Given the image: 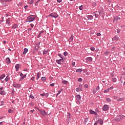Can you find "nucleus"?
<instances>
[{"instance_id": "17", "label": "nucleus", "mask_w": 125, "mask_h": 125, "mask_svg": "<svg viewBox=\"0 0 125 125\" xmlns=\"http://www.w3.org/2000/svg\"><path fill=\"white\" fill-rule=\"evenodd\" d=\"M6 62H7V64H10L11 61H10V59L9 58H6Z\"/></svg>"}, {"instance_id": "50", "label": "nucleus", "mask_w": 125, "mask_h": 125, "mask_svg": "<svg viewBox=\"0 0 125 125\" xmlns=\"http://www.w3.org/2000/svg\"><path fill=\"white\" fill-rule=\"evenodd\" d=\"M63 55H64V56H67V52H64L63 53Z\"/></svg>"}, {"instance_id": "44", "label": "nucleus", "mask_w": 125, "mask_h": 125, "mask_svg": "<svg viewBox=\"0 0 125 125\" xmlns=\"http://www.w3.org/2000/svg\"><path fill=\"white\" fill-rule=\"evenodd\" d=\"M75 64H76V62H73L71 63V65H72V66H75Z\"/></svg>"}, {"instance_id": "12", "label": "nucleus", "mask_w": 125, "mask_h": 125, "mask_svg": "<svg viewBox=\"0 0 125 125\" xmlns=\"http://www.w3.org/2000/svg\"><path fill=\"white\" fill-rule=\"evenodd\" d=\"M90 114H92V115H95V116H97V113H96L95 111L92 110H90Z\"/></svg>"}, {"instance_id": "53", "label": "nucleus", "mask_w": 125, "mask_h": 125, "mask_svg": "<svg viewBox=\"0 0 125 125\" xmlns=\"http://www.w3.org/2000/svg\"><path fill=\"white\" fill-rule=\"evenodd\" d=\"M32 107H33V106H34V104L33 103H30L29 104Z\"/></svg>"}, {"instance_id": "15", "label": "nucleus", "mask_w": 125, "mask_h": 125, "mask_svg": "<svg viewBox=\"0 0 125 125\" xmlns=\"http://www.w3.org/2000/svg\"><path fill=\"white\" fill-rule=\"evenodd\" d=\"M98 124H100V125H103V119H100L98 121Z\"/></svg>"}, {"instance_id": "35", "label": "nucleus", "mask_w": 125, "mask_h": 125, "mask_svg": "<svg viewBox=\"0 0 125 125\" xmlns=\"http://www.w3.org/2000/svg\"><path fill=\"white\" fill-rule=\"evenodd\" d=\"M58 55L59 57H60V58H61V59H63V56L62 54H58Z\"/></svg>"}, {"instance_id": "26", "label": "nucleus", "mask_w": 125, "mask_h": 125, "mask_svg": "<svg viewBox=\"0 0 125 125\" xmlns=\"http://www.w3.org/2000/svg\"><path fill=\"white\" fill-rule=\"evenodd\" d=\"M37 78H36V80H39V79H40V77L41 76V74L39 73H38L37 74Z\"/></svg>"}, {"instance_id": "7", "label": "nucleus", "mask_w": 125, "mask_h": 125, "mask_svg": "<svg viewBox=\"0 0 125 125\" xmlns=\"http://www.w3.org/2000/svg\"><path fill=\"white\" fill-rule=\"evenodd\" d=\"M56 62H57L59 64L61 65V64L63 63V59H60V60H57Z\"/></svg>"}, {"instance_id": "29", "label": "nucleus", "mask_w": 125, "mask_h": 125, "mask_svg": "<svg viewBox=\"0 0 125 125\" xmlns=\"http://www.w3.org/2000/svg\"><path fill=\"white\" fill-rule=\"evenodd\" d=\"M0 77L1 78V80H2L3 79H4V78H5V74H2Z\"/></svg>"}, {"instance_id": "46", "label": "nucleus", "mask_w": 125, "mask_h": 125, "mask_svg": "<svg viewBox=\"0 0 125 125\" xmlns=\"http://www.w3.org/2000/svg\"><path fill=\"white\" fill-rule=\"evenodd\" d=\"M31 80L33 81H35V77L33 76L32 77H31Z\"/></svg>"}, {"instance_id": "59", "label": "nucleus", "mask_w": 125, "mask_h": 125, "mask_svg": "<svg viewBox=\"0 0 125 125\" xmlns=\"http://www.w3.org/2000/svg\"><path fill=\"white\" fill-rule=\"evenodd\" d=\"M99 89H100V87H99V86H98V87L96 88V90H99Z\"/></svg>"}, {"instance_id": "25", "label": "nucleus", "mask_w": 125, "mask_h": 125, "mask_svg": "<svg viewBox=\"0 0 125 125\" xmlns=\"http://www.w3.org/2000/svg\"><path fill=\"white\" fill-rule=\"evenodd\" d=\"M0 2H8V0H0Z\"/></svg>"}, {"instance_id": "38", "label": "nucleus", "mask_w": 125, "mask_h": 125, "mask_svg": "<svg viewBox=\"0 0 125 125\" xmlns=\"http://www.w3.org/2000/svg\"><path fill=\"white\" fill-rule=\"evenodd\" d=\"M99 15H101V14H102V13H103V10H100L99 12H98Z\"/></svg>"}, {"instance_id": "60", "label": "nucleus", "mask_w": 125, "mask_h": 125, "mask_svg": "<svg viewBox=\"0 0 125 125\" xmlns=\"http://www.w3.org/2000/svg\"><path fill=\"white\" fill-rule=\"evenodd\" d=\"M3 17H2V21L0 20V22H1V23H2V22H3Z\"/></svg>"}, {"instance_id": "56", "label": "nucleus", "mask_w": 125, "mask_h": 125, "mask_svg": "<svg viewBox=\"0 0 125 125\" xmlns=\"http://www.w3.org/2000/svg\"><path fill=\"white\" fill-rule=\"evenodd\" d=\"M54 84H55V83H52L50 84V85L51 86H54Z\"/></svg>"}, {"instance_id": "34", "label": "nucleus", "mask_w": 125, "mask_h": 125, "mask_svg": "<svg viewBox=\"0 0 125 125\" xmlns=\"http://www.w3.org/2000/svg\"><path fill=\"white\" fill-rule=\"evenodd\" d=\"M48 52V50H45L43 51V54H47V53Z\"/></svg>"}, {"instance_id": "51", "label": "nucleus", "mask_w": 125, "mask_h": 125, "mask_svg": "<svg viewBox=\"0 0 125 125\" xmlns=\"http://www.w3.org/2000/svg\"><path fill=\"white\" fill-rule=\"evenodd\" d=\"M114 76H115L114 73H111L110 74V77H111V78H113V77H114Z\"/></svg>"}, {"instance_id": "45", "label": "nucleus", "mask_w": 125, "mask_h": 125, "mask_svg": "<svg viewBox=\"0 0 125 125\" xmlns=\"http://www.w3.org/2000/svg\"><path fill=\"white\" fill-rule=\"evenodd\" d=\"M83 5H81L79 7V9H80V10H82L83 9Z\"/></svg>"}, {"instance_id": "61", "label": "nucleus", "mask_w": 125, "mask_h": 125, "mask_svg": "<svg viewBox=\"0 0 125 125\" xmlns=\"http://www.w3.org/2000/svg\"><path fill=\"white\" fill-rule=\"evenodd\" d=\"M41 96H44V95H45V94L42 93V94H41Z\"/></svg>"}, {"instance_id": "55", "label": "nucleus", "mask_w": 125, "mask_h": 125, "mask_svg": "<svg viewBox=\"0 0 125 125\" xmlns=\"http://www.w3.org/2000/svg\"><path fill=\"white\" fill-rule=\"evenodd\" d=\"M30 26L31 27V28H34V24L31 23L30 24Z\"/></svg>"}, {"instance_id": "5", "label": "nucleus", "mask_w": 125, "mask_h": 125, "mask_svg": "<svg viewBox=\"0 0 125 125\" xmlns=\"http://www.w3.org/2000/svg\"><path fill=\"white\" fill-rule=\"evenodd\" d=\"M108 109H109V107L107 104L104 105V106L103 107V110L104 111H108Z\"/></svg>"}, {"instance_id": "23", "label": "nucleus", "mask_w": 125, "mask_h": 125, "mask_svg": "<svg viewBox=\"0 0 125 125\" xmlns=\"http://www.w3.org/2000/svg\"><path fill=\"white\" fill-rule=\"evenodd\" d=\"M82 69H81V68H79V69H77V70H76V72H77V73H82Z\"/></svg>"}, {"instance_id": "41", "label": "nucleus", "mask_w": 125, "mask_h": 125, "mask_svg": "<svg viewBox=\"0 0 125 125\" xmlns=\"http://www.w3.org/2000/svg\"><path fill=\"white\" fill-rule=\"evenodd\" d=\"M0 103H1L0 106H3L4 105V102L2 101H1Z\"/></svg>"}, {"instance_id": "16", "label": "nucleus", "mask_w": 125, "mask_h": 125, "mask_svg": "<svg viewBox=\"0 0 125 125\" xmlns=\"http://www.w3.org/2000/svg\"><path fill=\"white\" fill-rule=\"evenodd\" d=\"M87 18L88 19V20H92V19H93V16L90 15L87 16Z\"/></svg>"}, {"instance_id": "22", "label": "nucleus", "mask_w": 125, "mask_h": 125, "mask_svg": "<svg viewBox=\"0 0 125 125\" xmlns=\"http://www.w3.org/2000/svg\"><path fill=\"white\" fill-rule=\"evenodd\" d=\"M41 80L42 82H45L46 81V78L44 77H42Z\"/></svg>"}, {"instance_id": "47", "label": "nucleus", "mask_w": 125, "mask_h": 125, "mask_svg": "<svg viewBox=\"0 0 125 125\" xmlns=\"http://www.w3.org/2000/svg\"><path fill=\"white\" fill-rule=\"evenodd\" d=\"M62 92V89H61L60 90H59L58 92V95H59L60 94L61 92Z\"/></svg>"}, {"instance_id": "3", "label": "nucleus", "mask_w": 125, "mask_h": 125, "mask_svg": "<svg viewBox=\"0 0 125 125\" xmlns=\"http://www.w3.org/2000/svg\"><path fill=\"white\" fill-rule=\"evenodd\" d=\"M77 92H80L83 91V85H79V87L76 88Z\"/></svg>"}, {"instance_id": "20", "label": "nucleus", "mask_w": 125, "mask_h": 125, "mask_svg": "<svg viewBox=\"0 0 125 125\" xmlns=\"http://www.w3.org/2000/svg\"><path fill=\"white\" fill-rule=\"evenodd\" d=\"M43 33H44V31H41L39 34L38 38H40L42 36V34H43Z\"/></svg>"}, {"instance_id": "2", "label": "nucleus", "mask_w": 125, "mask_h": 125, "mask_svg": "<svg viewBox=\"0 0 125 125\" xmlns=\"http://www.w3.org/2000/svg\"><path fill=\"white\" fill-rule=\"evenodd\" d=\"M37 110L39 111V112L41 113V114L42 115V116H44L45 115L47 116V113H46V112H45V110H42L39 108H37Z\"/></svg>"}, {"instance_id": "4", "label": "nucleus", "mask_w": 125, "mask_h": 125, "mask_svg": "<svg viewBox=\"0 0 125 125\" xmlns=\"http://www.w3.org/2000/svg\"><path fill=\"white\" fill-rule=\"evenodd\" d=\"M86 62H87L88 63H90V62H92V58L89 57L85 59Z\"/></svg>"}, {"instance_id": "54", "label": "nucleus", "mask_w": 125, "mask_h": 125, "mask_svg": "<svg viewBox=\"0 0 125 125\" xmlns=\"http://www.w3.org/2000/svg\"><path fill=\"white\" fill-rule=\"evenodd\" d=\"M97 36H98V37H99L100 36H101V34L100 33H97Z\"/></svg>"}, {"instance_id": "19", "label": "nucleus", "mask_w": 125, "mask_h": 125, "mask_svg": "<svg viewBox=\"0 0 125 125\" xmlns=\"http://www.w3.org/2000/svg\"><path fill=\"white\" fill-rule=\"evenodd\" d=\"M28 52V49L26 48H25L24 49L23 52V54H26Z\"/></svg>"}, {"instance_id": "48", "label": "nucleus", "mask_w": 125, "mask_h": 125, "mask_svg": "<svg viewBox=\"0 0 125 125\" xmlns=\"http://www.w3.org/2000/svg\"><path fill=\"white\" fill-rule=\"evenodd\" d=\"M24 79H25V77H21V78L20 79L19 81L21 82V81H22V80H24Z\"/></svg>"}, {"instance_id": "37", "label": "nucleus", "mask_w": 125, "mask_h": 125, "mask_svg": "<svg viewBox=\"0 0 125 125\" xmlns=\"http://www.w3.org/2000/svg\"><path fill=\"white\" fill-rule=\"evenodd\" d=\"M29 98H31L32 99H35V97H34V96H33L32 95H30L29 96Z\"/></svg>"}, {"instance_id": "31", "label": "nucleus", "mask_w": 125, "mask_h": 125, "mask_svg": "<svg viewBox=\"0 0 125 125\" xmlns=\"http://www.w3.org/2000/svg\"><path fill=\"white\" fill-rule=\"evenodd\" d=\"M106 101H107V102H111L112 101L110 100V98H107L106 99Z\"/></svg>"}, {"instance_id": "40", "label": "nucleus", "mask_w": 125, "mask_h": 125, "mask_svg": "<svg viewBox=\"0 0 125 125\" xmlns=\"http://www.w3.org/2000/svg\"><path fill=\"white\" fill-rule=\"evenodd\" d=\"M8 112L10 114H11V113H12L13 111L11 110V109H10L8 110Z\"/></svg>"}, {"instance_id": "30", "label": "nucleus", "mask_w": 125, "mask_h": 125, "mask_svg": "<svg viewBox=\"0 0 125 125\" xmlns=\"http://www.w3.org/2000/svg\"><path fill=\"white\" fill-rule=\"evenodd\" d=\"M109 91H110V90H109V89L108 88L106 90H104V93H108V92H109Z\"/></svg>"}, {"instance_id": "58", "label": "nucleus", "mask_w": 125, "mask_h": 125, "mask_svg": "<svg viewBox=\"0 0 125 125\" xmlns=\"http://www.w3.org/2000/svg\"><path fill=\"white\" fill-rule=\"evenodd\" d=\"M3 87H0V91H1L3 89Z\"/></svg>"}, {"instance_id": "18", "label": "nucleus", "mask_w": 125, "mask_h": 125, "mask_svg": "<svg viewBox=\"0 0 125 125\" xmlns=\"http://www.w3.org/2000/svg\"><path fill=\"white\" fill-rule=\"evenodd\" d=\"M0 94H1V95H5V94H6V92H5L4 90L0 91Z\"/></svg>"}, {"instance_id": "28", "label": "nucleus", "mask_w": 125, "mask_h": 125, "mask_svg": "<svg viewBox=\"0 0 125 125\" xmlns=\"http://www.w3.org/2000/svg\"><path fill=\"white\" fill-rule=\"evenodd\" d=\"M112 82L113 83H116L117 82V78H112Z\"/></svg>"}, {"instance_id": "1", "label": "nucleus", "mask_w": 125, "mask_h": 125, "mask_svg": "<svg viewBox=\"0 0 125 125\" xmlns=\"http://www.w3.org/2000/svg\"><path fill=\"white\" fill-rule=\"evenodd\" d=\"M35 15H30L27 17L26 22H33V21H35Z\"/></svg>"}, {"instance_id": "57", "label": "nucleus", "mask_w": 125, "mask_h": 125, "mask_svg": "<svg viewBox=\"0 0 125 125\" xmlns=\"http://www.w3.org/2000/svg\"><path fill=\"white\" fill-rule=\"evenodd\" d=\"M24 9H27L28 8V5L24 6Z\"/></svg>"}, {"instance_id": "52", "label": "nucleus", "mask_w": 125, "mask_h": 125, "mask_svg": "<svg viewBox=\"0 0 125 125\" xmlns=\"http://www.w3.org/2000/svg\"><path fill=\"white\" fill-rule=\"evenodd\" d=\"M114 89V87H113V86H111V87L108 88V89L109 90H111V89Z\"/></svg>"}, {"instance_id": "39", "label": "nucleus", "mask_w": 125, "mask_h": 125, "mask_svg": "<svg viewBox=\"0 0 125 125\" xmlns=\"http://www.w3.org/2000/svg\"><path fill=\"white\" fill-rule=\"evenodd\" d=\"M90 49L92 51H94L95 50V48L93 47H91L90 48Z\"/></svg>"}, {"instance_id": "8", "label": "nucleus", "mask_w": 125, "mask_h": 125, "mask_svg": "<svg viewBox=\"0 0 125 125\" xmlns=\"http://www.w3.org/2000/svg\"><path fill=\"white\" fill-rule=\"evenodd\" d=\"M93 16H95V18H98L99 17V15H98V12L95 11L94 13H93Z\"/></svg>"}, {"instance_id": "13", "label": "nucleus", "mask_w": 125, "mask_h": 125, "mask_svg": "<svg viewBox=\"0 0 125 125\" xmlns=\"http://www.w3.org/2000/svg\"><path fill=\"white\" fill-rule=\"evenodd\" d=\"M59 16L58 15V14H57V13H52V17H53L54 18H57Z\"/></svg>"}, {"instance_id": "10", "label": "nucleus", "mask_w": 125, "mask_h": 125, "mask_svg": "<svg viewBox=\"0 0 125 125\" xmlns=\"http://www.w3.org/2000/svg\"><path fill=\"white\" fill-rule=\"evenodd\" d=\"M13 86H14V87H15V88H18L20 87V84L14 83L13 84Z\"/></svg>"}, {"instance_id": "63", "label": "nucleus", "mask_w": 125, "mask_h": 125, "mask_svg": "<svg viewBox=\"0 0 125 125\" xmlns=\"http://www.w3.org/2000/svg\"><path fill=\"white\" fill-rule=\"evenodd\" d=\"M58 2H61L62 1V0H57Z\"/></svg>"}, {"instance_id": "49", "label": "nucleus", "mask_w": 125, "mask_h": 125, "mask_svg": "<svg viewBox=\"0 0 125 125\" xmlns=\"http://www.w3.org/2000/svg\"><path fill=\"white\" fill-rule=\"evenodd\" d=\"M78 81V82H83V79L79 78Z\"/></svg>"}, {"instance_id": "6", "label": "nucleus", "mask_w": 125, "mask_h": 125, "mask_svg": "<svg viewBox=\"0 0 125 125\" xmlns=\"http://www.w3.org/2000/svg\"><path fill=\"white\" fill-rule=\"evenodd\" d=\"M75 98H76V100H77V101H78V103L80 104L81 102H80V100L81 99V95H77L75 96Z\"/></svg>"}, {"instance_id": "62", "label": "nucleus", "mask_w": 125, "mask_h": 125, "mask_svg": "<svg viewBox=\"0 0 125 125\" xmlns=\"http://www.w3.org/2000/svg\"><path fill=\"white\" fill-rule=\"evenodd\" d=\"M117 32L119 34V33H120V29H117Z\"/></svg>"}, {"instance_id": "42", "label": "nucleus", "mask_w": 125, "mask_h": 125, "mask_svg": "<svg viewBox=\"0 0 125 125\" xmlns=\"http://www.w3.org/2000/svg\"><path fill=\"white\" fill-rule=\"evenodd\" d=\"M84 87L85 88H88V85L87 84H85L84 85Z\"/></svg>"}, {"instance_id": "14", "label": "nucleus", "mask_w": 125, "mask_h": 125, "mask_svg": "<svg viewBox=\"0 0 125 125\" xmlns=\"http://www.w3.org/2000/svg\"><path fill=\"white\" fill-rule=\"evenodd\" d=\"M6 24L8 25V26H10V20L9 18L6 20Z\"/></svg>"}, {"instance_id": "36", "label": "nucleus", "mask_w": 125, "mask_h": 125, "mask_svg": "<svg viewBox=\"0 0 125 125\" xmlns=\"http://www.w3.org/2000/svg\"><path fill=\"white\" fill-rule=\"evenodd\" d=\"M9 80V77H8V76H7L5 79V82H8V80Z\"/></svg>"}, {"instance_id": "43", "label": "nucleus", "mask_w": 125, "mask_h": 125, "mask_svg": "<svg viewBox=\"0 0 125 125\" xmlns=\"http://www.w3.org/2000/svg\"><path fill=\"white\" fill-rule=\"evenodd\" d=\"M20 75L21 76V78H22V77H24L25 78V76H24V75H23V73H21L20 74Z\"/></svg>"}, {"instance_id": "33", "label": "nucleus", "mask_w": 125, "mask_h": 125, "mask_svg": "<svg viewBox=\"0 0 125 125\" xmlns=\"http://www.w3.org/2000/svg\"><path fill=\"white\" fill-rule=\"evenodd\" d=\"M123 100H124V98H120L117 99V101H119V102L123 101Z\"/></svg>"}, {"instance_id": "64", "label": "nucleus", "mask_w": 125, "mask_h": 125, "mask_svg": "<svg viewBox=\"0 0 125 125\" xmlns=\"http://www.w3.org/2000/svg\"><path fill=\"white\" fill-rule=\"evenodd\" d=\"M97 124H98V122H95L94 124V125H97Z\"/></svg>"}, {"instance_id": "32", "label": "nucleus", "mask_w": 125, "mask_h": 125, "mask_svg": "<svg viewBox=\"0 0 125 125\" xmlns=\"http://www.w3.org/2000/svg\"><path fill=\"white\" fill-rule=\"evenodd\" d=\"M88 121V118H85L84 120V124H86Z\"/></svg>"}, {"instance_id": "11", "label": "nucleus", "mask_w": 125, "mask_h": 125, "mask_svg": "<svg viewBox=\"0 0 125 125\" xmlns=\"http://www.w3.org/2000/svg\"><path fill=\"white\" fill-rule=\"evenodd\" d=\"M11 28L13 29H17V28H18V25H17V24L15 23L12 26Z\"/></svg>"}, {"instance_id": "27", "label": "nucleus", "mask_w": 125, "mask_h": 125, "mask_svg": "<svg viewBox=\"0 0 125 125\" xmlns=\"http://www.w3.org/2000/svg\"><path fill=\"white\" fill-rule=\"evenodd\" d=\"M62 83L63 84H67V83H68V81H63L62 82Z\"/></svg>"}, {"instance_id": "21", "label": "nucleus", "mask_w": 125, "mask_h": 125, "mask_svg": "<svg viewBox=\"0 0 125 125\" xmlns=\"http://www.w3.org/2000/svg\"><path fill=\"white\" fill-rule=\"evenodd\" d=\"M34 2V0H31L30 1H29L28 2V4H30L31 5V4H33Z\"/></svg>"}, {"instance_id": "24", "label": "nucleus", "mask_w": 125, "mask_h": 125, "mask_svg": "<svg viewBox=\"0 0 125 125\" xmlns=\"http://www.w3.org/2000/svg\"><path fill=\"white\" fill-rule=\"evenodd\" d=\"M15 68L16 71H18V70H19V64H16Z\"/></svg>"}, {"instance_id": "9", "label": "nucleus", "mask_w": 125, "mask_h": 125, "mask_svg": "<svg viewBox=\"0 0 125 125\" xmlns=\"http://www.w3.org/2000/svg\"><path fill=\"white\" fill-rule=\"evenodd\" d=\"M73 40H74V35H72L70 37V38L68 40V41H69V43H71V42H73Z\"/></svg>"}]
</instances>
